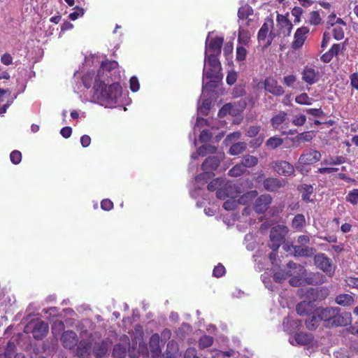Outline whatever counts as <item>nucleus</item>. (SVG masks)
I'll return each mask as SVG.
<instances>
[{
  "label": "nucleus",
  "mask_w": 358,
  "mask_h": 358,
  "mask_svg": "<svg viewBox=\"0 0 358 358\" xmlns=\"http://www.w3.org/2000/svg\"><path fill=\"white\" fill-rule=\"evenodd\" d=\"M118 66L115 60L106 59L101 62L93 87L94 96L99 101L113 104L122 95V87L119 83L110 84L113 80L111 71L117 69Z\"/></svg>",
  "instance_id": "1"
},
{
  "label": "nucleus",
  "mask_w": 358,
  "mask_h": 358,
  "mask_svg": "<svg viewBox=\"0 0 358 358\" xmlns=\"http://www.w3.org/2000/svg\"><path fill=\"white\" fill-rule=\"evenodd\" d=\"M316 314L330 327H345L352 322L351 313L341 312L338 307H320L316 309Z\"/></svg>",
  "instance_id": "2"
},
{
  "label": "nucleus",
  "mask_w": 358,
  "mask_h": 358,
  "mask_svg": "<svg viewBox=\"0 0 358 358\" xmlns=\"http://www.w3.org/2000/svg\"><path fill=\"white\" fill-rule=\"evenodd\" d=\"M208 64L209 69L206 71V76L210 80L206 84L205 88L213 91L222 81V66L217 55L213 54L208 56Z\"/></svg>",
  "instance_id": "3"
},
{
  "label": "nucleus",
  "mask_w": 358,
  "mask_h": 358,
  "mask_svg": "<svg viewBox=\"0 0 358 358\" xmlns=\"http://www.w3.org/2000/svg\"><path fill=\"white\" fill-rule=\"evenodd\" d=\"M238 27L256 29L259 25V14L248 4H244L238 10Z\"/></svg>",
  "instance_id": "4"
},
{
  "label": "nucleus",
  "mask_w": 358,
  "mask_h": 358,
  "mask_svg": "<svg viewBox=\"0 0 358 358\" xmlns=\"http://www.w3.org/2000/svg\"><path fill=\"white\" fill-rule=\"evenodd\" d=\"M48 324L43 320L31 321L24 327L26 334L31 333L36 340L43 339L48 332Z\"/></svg>",
  "instance_id": "5"
},
{
  "label": "nucleus",
  "mask_w": 358,
  "mask_h": 358,
  "mask_svg": "<svg viewBox=\"0 0 358 358\" xmlns=\"http://www.w3.org/2000/svg\"><path fill=\"white\" fill-rule=\"evenodd\" d=\"M286 233L287 227L283 225H278L272 228L270 233L269 247L273 251H276L279 248Z\"/></svg>",
  "instance_id": "6"
},
{
  "label": "nucleus",
  "mask_w": 358,
  "mask_h": 358,
  "mask_svg": "<svg viewBox=\"0 0 358 358\" xmlns=\"http://www.w3.org/2000/svg\"><path fill=\"white\" fill-rule=\"evenodd\" d=\"M316 266L324 272L328 276L334 275L335 268L331 264V260L324 253H320L314 257Z\"/></svg>",
  "instance_id": "7"
},
{
  "label": "nucleus",
  "mask_w": 358,
  "mask_h": 358,
  "mask_svg": "<svg viewBox=\"0 0 358 358\" xmlns=\"http://www.w3.org/2000/svg\"><path fill=\"white\" fill-rule=\"evenodd\" d=\"M273 20L272 19L267 18L258 31L257 39L259 42L264 41L268 37L267 43L265 45L266 48L271 44L272 41L275 37V34L272 31L269 32L270 29L273 28Z\"/></svg>",
  "instance_id": "8"
},
{
  "label": "nucleus",
  "mask_w": 358,
  "mask_h": 358,
  "mask_svg": "<svg viewBox=\"0 0 358 358\" xmlns=\"http://www.w3.org/2000/svg\"><path fill=\"white\" fill-rule=\"evenodd\" d=\"M287 268H293L296 270V271H294L293 273H292L291 271H290V273H286V271L285 270H280L279 271L275 272L274 273V280L276 282L280 283L281 282H282L283 280L287 279V278H288V277L296 276V275H299V273H300V271L303 270V266H302L300 264H296L293 262H288L287 264Z\"/></svg>",
  "instance_id": "9"
},
{
  "label": "nucleus",
  "mask_w": 358,
  "mask_h": 358,
  "mask_svg": "<svg viewBox=\"0 0 358 358\" xmlns=\"http://www.w3.org/2000/svg\"><path fill=\"white\" fill-rule=\"evenodd\" d=\"M246 102L244 100H240L237 103H225V115L228 113L229 115L238 117L236 120H234L235 124H238L242 120L241 115L243 110L245 108Z\"/></svg>",
  "instance_id": "10"
},
{
  "label": "nucleus",
  "mask_w": 358,
  "mask_h": 358,
  "mask_svg": "<svg viewBox=\"0 0 358 358\" xmlns=\"http://www.w3.org/2000/svg\"><path fill=\"white\" fill-rule=\"evenodd\" d=\"M301 74L302 80L310 85L317 83L321 77L318 69L310 66H306Z\"/></svg>",
  "instance_id": "11"
},
{
  "label": "nucleus",
  "mask_w": 358,
  "mask_h": 358,
  "mask_svg": "<svg viewBox=\"0 0 358 358\" xmlns=\"http://www.w3.org/2000/svg\"><path fill=\"white\" fill-rule=\"evenodd\" d=\"M321 153L315 150H306L300 155L299 163L302 165L313 164L321 159Z\"/></svg>",
  "instance_id": "12"
},
{
  "label": "nucleus",
  "mask_w": 358,
  "mask_h": 358,
  "mask_svg": "<svg viewBox=\"0 0 358 358\" xmlns=\"http://www.w3.org/2000/svg\"><path fill=\"white\" fill-rule=\"evenodd\" d=\"M308 32L309 29L307 27H301L298 28L294 35V41L292 43V48L294 50H298L301 48L307 38V34Z\"/></svg>",
  "instance_id": "13"
},
{
  "label": "nucleus",
  "mask_w": 358,
  "mask_h": 358,
  "mask_svg": "<svg viewBox=\"0 0 358 358\" xmlns=\"http://www.w3.org/2000/svg\"><path fill=\"white\" fill-rule=\"evenodd\" d=\"M272 167L278 174L285 176H291L294 172V166L286 161H276Z\"/></svg>",
  "instance_id": "14"
},
{
  "label": "nucleus",
  "mask_w": 358,
  "mask_h": 358,
  "mask_svg": "<svg viewBox=\"0 0 358 358\" xmlns=\"http://www.w3.org/2000/svg\"><path fill=\"white\" fill-rule=\"evenodd\" d=\"M264 89L269 93L278 96L282 95L285 92L282 87L278 85V81L272 77L265 79Z\"/></svg>",
  "instance_id": "15"
},
{
  "label": "nucleus",
  "mask_w": 358,
  "mask_h": 358,
  "mask_svg": "<svg viewBox=\"0 0 358 358\" xmlns=\"http://www.w3.org/2000/svg\"><path fill=\"white\" fill-rule=\"evenodd\" d=\"M61 341L64 348L71 350L77 345L78 338L76 332L69 330L62 334Z\"/></svg>",
  "instance_id": "16"
},
{
  "label": "nucleus",
  "mask_w": 358,
  "mask_h": 358,
  "mask_svg": "<svg viewBox=\"0 0 358 358\" xmlns=\"http://www.w3.org/2000/svg\"><path fill=\"white\" fill-rule=\"evenodd\" d=\"M256 29L238 27V45L248 46L251 41V37Z\"/></svg>",
  "instance_id": "17"
},
{
  "label": "nucleus",
  "mask_w": 358,
  "mask_h": 358,
  "mask_svg": "<svg viewBox=\"0 0 358 358\" xmlns=\"http://www.w3.org/2000/svg\"><path fill=\"white\" fill-rule=\"evenodd\" d=\"M210 192H216V196L219 199H224V180L222 178H217L213 180L207 186Z\"/></svg>",
  "instance_id": "18"
},
{
  "label": "nucleus",
  "mask_w": 358,
  "mask_h": 358,
  "mask_svg": "<svg viewBox=\"0 0 358 358\" xmlns=\"http://www.w3.org/2000/svg\"><path fill=\"white\" fill-rule=\"evenodd\" d=\"M160 338L158 334H154L151 336L149 341V348L152 358H160L162 349L159 345Z\"/></svg>",
  "instance_id": "19"
},
{
  "label": "nucleus",
  "mask_w": 358,
  "mask_h": 358,
  "mask_svg": "<svg viewBox=\"0 0 358 358\" xmlns=\"http://www.w3.org/2000/svg\"><path fill=\"white\" fill-rule=\"evenodd\" d=\"M313 337L308 333H297L294 337L289 338V343L294 345H306L312 343Z\"/></svg>",
  "instance_id": "20"
},
{
  "label": "nucleus",
  "mask_w": 358,
  "mask_h": 358,
  "mask_svg": "<svg viewBox=\"0 0 358 358\" xmlns=\"http://www.w3.org/2000/svg\"><path fill=\"white\" fill-rule=\"evenodd\" d=\"M272 201V198L269 194H262L259 196L255 204V210L257 213H264L268 208Z\"/></svg>",
  "instance_id": "21"
},
{
  "label": "nucleus",
  "mask_w": 358,
  "mask_h": 358,
  "mask_svg": "<svg viewBox=\"0 0 358 358\" xmlns=\"http://www.w3.org/2000/svg\"><path fill=\"white\" fill-rule=\"evenodd\" d=\"M291 247L293 248L294 255L296 257H311L316 252L315 249L308 245H292Z\"/></svg>",
  "instance_id": "22"
},
{
  "label": "nucleus",
  "mask_w": 358,
  "mask_h": 358,
  "mask_svg": "<svg viewBox=\"0 0 358 358\" xmlns=\"http://www.w3.org/2000/svg\"><path fill=\"white\" fill-rule=\"evenodd\" d=\"M285 182L284 180H280L275 178H268L263 182L264 187L268 192H275L282 187Z\"/></svg>",
  "instance_id": "23"
},
{
  "label": "nucleus",
  "mask_w": 358,
  "mask_h": 358,
  "mask_svg": "<svg viewBox=\"0 0 358 358\" xmlns=\"http://www.w3.org/2000/svg\"><path fill=\"white\" fill-rule=\"evenodd\" d=\"M276 21L285 36H289L292 29V22L283 15L278 14Z\"/></svg>",
  "instance_id": "24"
},
{
  "label": "nucleus",
  "mask_w": 358,
  "mask_h": 358,
  "mask_svg": "<svg viewBox=\"0 0 358 358\" xmlns=\"http://www.w3.org/2000/svg\"><path fill=\"white\" fill-rule=\"evenodd\" d=\"M346 26V23L341 19L337 18L335 22V24L333 27V36L337 40H341L344 37V27Z\"/></svg>",
  "instance_id": "25"
},
{
  "label": "nucleus",
  "mask_w": 358,
  "mask_h": 358,
  "mask_svg": "<svg viewBox=\"0 0 358 358\" xmlns=\"http://www.w3.org/2000/svg\"><path fill=\"white\" fill-rule=\"evenodd\" d=\"M223 39L222 38H216L211 39L208 45L206 52L210 54L219 55L221 53V48L222 45Z\"/></svg>",
  "instance_id": "26"
},
{
  "label": "nucleus",
  "mask_w": 358,
  "mask_h": 358,
  "mask_svg": "<svg viewBox=\"0 0 358 358\" xmlns=\"http://www.w3.org/2000/svg\"><path fill=\"white\" fill-rule=\"evenodd\" d=\"M287 113L285 111H280L271 119V124L274 129H280V126L287 120ZM282 128V127H281Z\"/></svg>",
  "instance_id": "27"
},
{
  "label": "nucleus",
  "mask_w": 358,
  "mask_h": 358,
  "mask_svg": "<svg viewBox=\"0 0 358 358\" xmlns=\"http://www.w3.org/2000/svg\"><path fill=\"white\" fill-rule=\"evenodd\" d=\"M219 165L220 161L216 157H208L201 164V169L213 172L217 169Z\"/></svg>",
  "instance_id": "28"
},
{
  "label": "nucleus",
  "mask_w": 358,
  "mask_h": 358,
  "mask_svg": "<svg viewBox=\"0 0 358 358\" xmlns=\"http://www.w3.org/2000/svg\"><path fill=\"white\" fill-rule=\"evenodd\" d=\"M306 224L305 216L303 214H297L294 217L291 226L296 231H302Z\"/></svg>",
  "instance_id": "29"
},
{
  "label": "nucleus",
  "mask_w": 358,
  "mask_h": 358,
  "mask_svg": "<svg viewBox=\"0 0 358 358\" xmlns=\"http://www.w3.org/2000/svg\"><path fill=\"white\" fill-rule=\"evenodd\" d=\"M320 321L322 320L316 314L315 310L312 315H309L308 319L306 321V325L308 329L313 330L319 326Z\"/></svg>",
  "instance_id": "30"
},
{
  "label": "nucleus",
  "mask_w": 358,
  "mask_h": 358,
  "mask_svg": "<svg viewBox=\"0 0 358 358\" xmlns=\"http://www.w3.org/2000/svg\"><path fill=\"white\" fill-rule=\"evenodd\" d=\"M335 302L340 306H349L353 304L354 299L348 294H342L336 297Z\"/></svg>",
  "instance_id": "31"
},
{
  "label": "nucleus",
  "mask_w": 358,
  "mask_h": 358,
  "mask_svg": "<svg viewBox=\"0 0 358 358\" xmlns=\"http://www.w3.org/2000/svg\"><path fill=\"white\" fill-rule=\"evenodd\" d=\"M313 133L311 131H305L298 134L292 139V143L298 145L302 142H310L313 139Z\"/></svg>",
  "instance_id": "32"
},
{
  "label": "nucleus",
  "mask_w": 358,
  "mask_h": 358,
  "mask_svg": "<svg viewBox=\"0 0 358 358\" xmlns=\"http://www.w3.org/2000/svg\"><path fill=\"white\" fill-rule=\"evenodd\" d=\"M312 310V305L310 302H308L306 301H301L296 306V313L298 315L303 316L306 315H309Z\"/></svg>",
  "instance_id": "33"
},
{
  "label": "nucleus",
  "mask_w": 358,
  "mask_h": 358,
  "mask_svg": "<svg viewBox=\"0 0 358 358\" xmlns=\"http://www.w3.org/2000/svg\"><path fill=\"white\" fill-rule=\"evenodd\" d=\"M284 331L289 334L293 332L300 325V322L289 317L285 318L282 322Z\"/></svg>",
  "instance_id": "34"
},
{
  "label": "nucleus",
  "mask_w": 358,
  "mask_h": 358,
  "mask_svg": "<svg viewBox=\"0 0 358 358\" xmlns=\"http://www.w3.org/2000/svg\"><path fill=\"white\" fill-rule=\"evenodd\" d=\"M346 158L343 156L329 157L324 158L322 162V164L324 165H339L345 163Z\"/></svg>",
  "instance_id": "35"
},
{
  "label": "nucleus",
  "mask_w": 358,
  "mask_h": 358,
  "mask_svg": "<svg viewBox=\"0 0 358 358\" xmlns=\"http://www.w3.org/2000/svg\"><path fill=\"white\" fill-rule=\"evenodd\" d=\"M300 190L302 192V199L306 202H310V195L313 193V187L310 185H302Z\"/></svg>",
  "instance_id": "36"
},
{
  "label": "nucleus",
  "mask_w": 358,
  "mask_h": 358,
  "mask_svg": "<svg viewBox=\"0 0 358 358\" xmlns=\"http://www.w3.org/2000/svg\"><path fill=\"white\" fill-rule=\"evenodd\" d=\"M113 355L114 358H125L127 355L126 347L121 343L116 344L113 348Z\"/></svg>",
  "instance_id": "37"
},
{
  "label": "nucleus",
  "mask_w": 358,
  "mask_h": 358,
  "mask_svg": "<svg viewBox=\"0 0 358 358\" xmlns=\"http://www.w3.org/2000/svg\"><path fill=\"white\" fill-rule=\"evenodd\" d=\"M246 148L245 142H238L232 145L229 149V154L231 155H237L243 152Z\"/></svg>",
  "instance_id": "38"
},
{
  "label": "nucleus",
  "mask_w": 358,
  "mask_h": 358,
  "mask_svg": "<svg viewBox=\"0 0 358 358\" xmlns=\"http://www.w3.org/2000/svg\"><path fill=\"white\" fill-rule=\"evenodd\" d=\"M213 343V338L210 336L204 335L201 336L198 341V345L200 349H205L210 347Z\"/></svg>",
  "instance_id": "39"
},
{
  "label": "nucleus",
  "mask_w": 358,
  "mask_h": 358,
  "mask_svg": "<svg viewBox=\"0 0 358 358\" xmlns=\"http://www.w3.org/2000/svg\"><path fill=\"white\" fill-rule=\"evenodd\" d=\"M241 163L245 168H250L257 164L258 159L255 156L246 155L243 157Z\"/></svg>",
  "instance_id": "40"
},
{
  "label": "nucleus",
  "mask_w": 358,
  "mask_h": 358,
  "mask_svg": "<svg viewBox=\"0 0 358 358\" xmlns=\"http://www.w3.org/2000/svg\"><path fill=\"white\" fill-rule=\"evenodd\" d=\"M295 101L301 105L310 106L313 102V99L310 97L306 93H302L295 98Z\"/></svg>",
  "instance_id": "41"
},
{
  "label": "nucleus",
  "mask_w": 358,
  "mask_h": 358,
  "mask_svg": "<svg viewBox=\"0 0 358 358\" xmlns=\"http://www.w3.org/2000/svg\"><path fill=\"white\" fill-rule=\"evenodd\" d=\"M283 143V139L278 136L269 138L266 143V145L271 149H275Z\"/></svg>",
  "instance_id": "42"
},
{
  "label": "nucleus",
  "mask_w": 358,
  "mask_h": 358,
  "mask_svg": "<svg viewBox=\"0 0 358 358\" xmlns=\"http://www.w3.org/2000/svg\"><path fill=\"white\" fill-rule=\"evenodd\" d=\"M245 171V168L242 163L236 164L234 167H232L229 171V175L233 177H238L242 175Z\"/></svg>",
  "instance_id": "43"
},
{
  "label": "nucleus",
  "mask_w": 358,
  "mask_h": 358,
  "mask_svg": "<svg viewBox=\"0 0 358 358\" xmlns=\"http://www.w3.org/2000/svg\"><path fill=\"white\" fill-rule=\"evenodd\" d=\"M245 45H237L236 50V59L238 62L244 61L246 58L247 50Z\"/></svg>",
  "instance_id": "44"
},
{
  "label": "nucleus",
  "mask_w": 358,
  "mask_h": 358,
  "mask_svg": "<svg viewBox=\"0 0 358 358\" xmlns=\"http://www.w3.org/2000/svg\"><path fill=\"white\" fill-rule=\"evenodd\" d=\"M346 201L352 205L358 203V189H353L350 191L345 196Z\"/></svg>",
  "instance_id": "45"
},
{
  "label": "nucleus",
  "mask_w": 358,
  "mask_h": 358,
  "mask_svg": "<svg viewBox=\"0 0 358 358\" xmlns=\"http://www.w3.org/2000/svg\"><path fill=\"white\" fill-rule=\"evenodd\" d=\"M16 350V346L13 342H8L6 345V348L5 349V352L3 354L1 355V356H5V358H13L15 356V352Z\"/></svg>",
  "instance_id": "46"
},
{
  "label": "nucleus",
  "mask_w": 358,
  "mask_h": 358,
  "mask_svg": "<svg viewBox=\"0 0 358 358\" xmlns=\"http://www.w3.org/2000/svg\"><path fill=\"white\" fill-rule=\"evenodd\" d=\"M203 172L197 175L196 176V182H207L208 180L210 179L213 176H215V174L210 171H208V170H203Z\"/></svg>",
  "instance_id": "47"
},
{
  "label": "nucleus",
  "mask_w": 358,
  "mask_h": 358,
  "mask_svg": "<svg viewBox=\"0 0 358 358\" xmlns=\"http://www.w3.org/2000/svg\"><path fill=\"white\" fill-rule=\"evenodd\" d=\"M306 122V117L303 114L294 115L292 120V123L296 127H301L305 124Z\"/></svg>",
  "instance_id": "48"
},
{
  "label": "nucleus",
  "mask_w": 358,
  "mask_h": 358,
  "mask_svg": "<svg viewBox=\"0 0 358 358\" xmlns=\"http://www.w3.org/2000/svg\"><path fill=\"white\" fill-rule=\"evenodd\" d=\"M321 21L322 18L320 17L319 11H312L310 13L309 22L311 24L318 25L321 23Z\"/></svg>",
  "instance_id": "49"
},
{
  "label": "nucleus",
  "mask_w": 358,
  "mask_h": 358,
  "mask_svg": "<svg viewBox=\"0 0 358 358\" xmlns=\"http://www.w3.org/2000/svg\"><path fill=\"white\" fill-rule=\"evenodd\" d=\"M211 101L209 99H204L202 101L201 106L199 107V112L203 115H207L210 109Z\"/></svg>",
  "instance_id": "50"
},
{
  "label": "nucleus",
  "mask_w": 358,
  "mask_h": 358,
  "mask_svg": "<svg viewBox=\"0 0 358 358\" xmlns=\"http://www.w3.org/2000/svg\"><path fill=\"white\" fill-rule=\"evenodd\" d=\"M74 11L69 14V17L71 20H76L78 17H82L84 15V9L83 8H80L78 6H76L74 8Z\"/></svg>",
  "instance_id": "51"
},
{
  "label": "nucleus",
  "mask_w": 358,
  "mask_h": 358,
  "mask_svg": "<svg viewBox=\"0 0 358 358\" xmlns=\"http://www.w3.org/2000/svg\"><path fill=\"white\" fill-rule=\"evenodd\" d=\"M10 159L13 164H18L22 160V154L18 150H13L10 155Z\"/></svg>",
  "instance_id": "52"
},
{
  "label": "nucleus",
  "mask_w": 358,
  "mask_h": 358,
  "mask_svg": "<svg viewBox=\"0 0 358 358\" xmlns=\"http://www.w3.org/2000/svg\"><path fill=\"white\" fill-rule=\"evenodd\" d=\"M310 279V283L317 285L324 282L325 277L320 273H315L312 274Z\"/></svg>",
  "instance_id": "53"
},
{
  "label": "nucleus",
  "mask_w": 358,
  "mask_h": 358,
  "mask_svg": "<svg viewBox=\"0 0 358 358\" xmlns=\"http://www.w3.org/2000/svg\"><path fill=\"white\" fill-rule=\"evenodd\" d=\"M212 138V134L208 129L203 130L199 135V140L201 143H207Z\"/></svg>",
  "instance_id": "54"
},
{
  "label": "nucleus",
  "mask_w": 358,
  "mask_h": 358,
  "mask_svg": "<svg viewBox=\"0 0 358 358\" xmlns=\"http://www.w3.org/2000/svg\"><path fill=\"white\" fill-rule=\"evenodd\" d=\"M106 353V349L102 345H95L94 348V354L96 357L101 358Z\"/></svg>",
  "instance_id": "55"
},
{
  "label": "nucleus",
  "mask_w": 358,
  "mask_h": 358,
  "mask_svg": "<svg viewBox=\"0 0 358 358\" xmlns=\"http://www.w3.org/2000/svg\"><path fill=\"white\" fill-rule=\"evenodd\" d=\"M129 84H130V90L134 92H137L140 88V84H139L138 80L136 76H132L130 78Z\"/></svg>",
  "instance_id": "56"
},
{
  "label": "nucleus",
  "mask_w": 358,
  "mask_h": 358,
  "mask_svg": "<svg viewBox=\"0 0 358 358\" xmlns=\"http://www.w3.org/2000/svg\"><path fill=\"white\" fill-rule=\"evenodd\" d=\"M224 275V266L219 263L216 266H215L213 271V275L215 278H220Z\"/></svg>",
  "instance_id": "57"
},
{
  "label": "nucleus",
  "mask_w": 358,
  "mask_h": 358,
  "mask_svg": "<svg viewBox=\"0 0 358 358\" xmlns=\"http://www.w3.org/2000/svg\"><path fill=\"white\" fill-rule=\"evenodd\" d=\"M237 80V72L235 71H229L227 76V83L228 85H233Z\"/></svg>",
  "instance_id": "58"
},
{
  "label": "nucleus",
  "mask_w": 358,
  "mask_h": 358,
  "mask_svg": "<svg viewBox=\"0 0 358 358\" xmlns=\"http://www.w3.org/2000/svg\"><path fill=\"white\" fill-rule=\"evenodd\" d=\"M260 131V127L257 125L250 126L247 131L246 134L249 137L256 136Z\"/></svg>",
  "instance_id": "59"
},
{
  "label": "nucleus",
  "mask_w": 358,
  "mask_h": 358,
  "mask_svg": "<svg viewBox=\"0 0 358 358\" xmlns=\"http://www.w3.org/2000/svg\"><path fill=\"white\" fill-rule=\"evenodd\" d=\"M101 208L103 210L109 211L113 208V203L108 199H103L101 202Z\"/></svg>",
  "instance_id": "60"
},
{
  "label": "nucleus",
  "mask_w": 358,
  "mask_h": 358,
  "mask_svg": "<svg viewBox=\"0 0 358 358\" xmlns=\"http://www.w3.org/2000/svg\"><path fill=\"white\" fill-rule=\"evenodd\" d=\"M304 111L306 113L317 117H322L324 115V113L321 108H308Z\"/></svg>",
  "instance_id": "61"
},
{
  "label": "nucleus",
  "mask_w": 358,
  "mask_h": 358,
  "mask_svg": "<svg viewBox=\"0 0 358 358\" xmlns=\"http://www.w3.org/2000/svg\"><path fill=\"white\" fill-rule=\"evenodd\" d=\"M296 77L294 75H289L285 76L283 78V84L287 87H292L293 84L296 82Z\"/></svg>",
  "instance_id": "62"
},
{
  "label": "nucleus",
  "mask_w": 358,
  "mask_h": 358,
  "mask_svg": "<svg viewBox=\"0 0 358 358\" xmlns=\"http://www.w3.org/2000/svg\"><path fill=\"white\" fill-rule=\"evenodd\" d=\"M185 358H200L197 356L196 350L194 348H189L185 352Z\"/></svg>",
  "instance_id": "63"
},
{
  "label": "nucleus",
  "mask_w": 358,
  "mask_h": 358,
  "mask_svg": "<svg viewBox=\"0 0 358 358\" xmlns=\"http://www.w3.org/2000/svg\"><path fill=\"white\" fill-rule=\"evenodd\" d=\"M350 79L351 86L353 88L358 90V73H353L351 74Z\"/></svg>",
  "instance_id": "64"
}]
</instances>
